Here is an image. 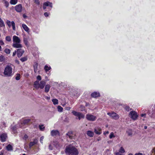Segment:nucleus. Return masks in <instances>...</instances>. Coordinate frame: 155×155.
<instances>
[{"instance_id": "obj_35", "label": "nucleus", "mask_w": 155, "mask_h": 155, "mask_svg": "<svg viewBox=\"0 0 155 155\" xmlns=\"http://www.w3.org/2000/svg\"><path fill=\"white\" fill-rule=\"evenodd\" d=\"M119 152L121 153H123L125 152V151L124 149L122 147H121L120 149Z\"/></svg>"}, {"instance_id": "obj_4", "label": "nucleus", "mask_w": 155, "mask_h": 155, "mask_svg": "<svg viewBox=\"0 0 155 155\" xmlns=\"http://www.w3.org/2000/svg\"><path fill=\"white\" fill-rule=\"evenodd\" d=\"M24 148L29 154H35L38 151L36 146H24Z\"/></svg>"}, {"instance_id": "obj_7", "label": "nucleus", "mask_w": 155, "mask_h": 155, "mask_svg": "<svg viewBox=\"0 0 155 155\" xmlns=\"http://www.w3.org/2000/svg\"><path fill=\"white\" fill-rule=\"evenodd\" d=\"M72 113L74 115L78 117L79 120H80L81 118H84V115L81 113L73 110L72 111Z\"/></svg>"}, {"instance_id": "obj_24", "label": "nucleus", "mask_w": 155, "mask_h": 155, "mask_svg": "<svg viewBox=\"0 0 155 155\" xmlns=\"http://www.w3.org/2000/svg\"><path fill=\"white\" fill-rule=\"evenodd\" d=\"M38 140L37 139H34L33 141L31 142L30 145H34L36 144L38 142Z\"/></svg>"}, {"instance_id": "obj_10", "label": "nucleus", "mask_w": 155, "mask_h": 155, "mask_svg": "<svg viewBox=\"0 0 155 155\" xmlns=\"http://www.w3.org/2000/svg\"><path fill=\"white\" fill-rule=\"evenodd\" d=\"M107 114L111 118L115 120H117L120 117L117 114L114 112L108 113Z\"/></svg>"}, {"instance_id": "obj_31", "label": "nucleus", "mask_w": 155, "mask_h": 155, "mask_svg": "<svg viewBox=\"0 0 155 155\" xmlns=\"http://www.w3.org/2000/svg\"><path fill=\"white\" fill-rule=\"evenodd\" d=\"M115 137L114 134L113 132H111L109 136V137L110 139H112L113 138Z\"/></svg>"}, {"instance_id": "obj_28", "label": "nucleus", "mask_w": 155, "mask_h": 155, "mask_svg": "<svg viewBox=\"0 0 155 155\" xmlns=\"http://www.w3.org/2000/svg\"><path fill=\"white\" fill-rule=\"evenodd\" d=\"M28 38L26 37L25 36H24L23 37V41L24 42V43L26 45H28Z\"/></svg>"}, {"instance_id": "obj_40", "label": "nucleus", "mask_w": 155, "mask_h": 155, "mask_svg": "<svg viewBox=\"0 0 155 155\" xmlns=\"http://www.w3.org/2000/svg\"><path fill=\"white\" fill-rule=\"evenodd\" d=\"M5 59L4 57L2 55H0V61H4Z\"/></svg>"}, {"instance_id": "obj_62", "label": "nucleus", "mask_w": 155, "mask_h": 155, "mask_svg": "<svg viewBox=\"0 0 155 155\" xmlns=\"http://www.w3.org/2000/svg\"><path fill=\"white\" fill-rule=\"evenodd\" d=\"M128 155H133L132 153H130Z\"/></svg>"}, {"instance_id": "obj_64", "label": "nucleus", "mask_w": 155, "mask_h": 155, "mask_svg": "<svg viewBox=\"0 0 155 155\" xmlns=\"http://www.w3.org/2000/svg\"><path fill=\"white\" fill-rule=\"evenodd\" d=\"M2 149V147H1V146H0V149Z\"/></svg>"}, {"instance_id": "obj_1", "label": "nucleus", "mask_w": 155, "mask_h": 155, "mask_svg": "<svg viewBox=\"0 0 155 155\" xmlns=\"http://www.w3.org/2000/svg\"><path fill=\"white\" fill-rule=\"evenodd\" d=\"M65 153L68 155H78V149L73 146H67L65 150Z\"/></svg>"}, {"instance_id": "obj_25", "label": "nucleus", "mask_w": 155, "mask_h": 155, "mask_svg": "<svg viewBox=\"0 0 155 155\" xmlns=\"http://www.w3.org/2000/svg\"><path fill=\"white\" fill-rule=\"evenodd\" d=\"M126 133L128 136H132V130L130 129L126 131Z\"/></svg>"}, {"instance_id": "obj_9", "label": "nucleus", "mask_w": 155, "mask_h": 155, "mask_svg": "<svg viewBox=\"0 0 155 155\" xmlns=\"http://www.w3.org/2000/svg\"><path fill=\"white\" fill-rule=\"evenodd\" d=\"M129 117L134 120H136L138 117L137 113L134 111H130L129 113Z\"/></svg>"}, {"instance_id": "obj_8", "label": "nucleus", "mask_w": 155, "mask_h": 155, "mask_svg": "<svg viewBox=\"0 0 155 155\" xmlns=\"http://www.w3.org/2000/svg\"><path fill=\"white\" fill-rule=\"evenodd\" d=\"M86 118L89 121H94L96 120L97 117L91 114H88L86 115Z\"/></svg>"}, {"instance_id": "obj_42", "label": "nucleus", "mask_w": 155, "mask_h": 155, "mask_svg": "<svg viewBox=\"0 0 155 155\" xmlns=\"http://www.w3.org/2000/svg\"><path fill=\"white\" fill-rule=\"evenodd\" d=\"M34 2L37 5H39L40 2L38 0H34Z\"/></svg>"}, {"instance_id": "obj_21", "label": "nucleus", "mask_w": 155, "mask_h": 155, "mask_svg": "<svg viewBox=\"0 0 155 155\" xmlns=\"http://www.w3.org/2000/svg\"><path fill=\"white\" fill-rule=\"evenodd\" d=\"M87 134L88 137H92L94 136V133L92 131L88 130L87 132Z\"/></svg>"}, {"instance_id": "obj_23", "label": "nucleus", "mask_w": 155, "mask_h": 155, "mask_svg": "<svg viewBox=\"0 0 155 155\" xmlns=\"http://www.w3.org/2000/svg\"><path fill=\"white\" fill-rule=\"evenodd\" d=\"M51 68V67L50 66H48L47 65H45L44 67V69L46 72L50 70Z\"/></svg>"}, {"instance_id": "obj_15", "label": "nucleus", "mask_w": 155, "mask_h": 155, "mask_svg": "<svg viewBox=\"0 0 155 155\" xmlns=\"http://www.w3.org/2000/svg\"><path fill=\"white\" fill-rule=\"evenodd\" d=\"M22 9V5L21 4L16 5L15 7V9L18 12H21Z\"/></svg>"}, {"instance_id": "obj_36", "label": "nucleus", "mask_w": 155, "mask_h": 155, "mask_svg": "<svg viewBox=\"0 0 155 155\" xmlns=\"http://www.w3.org/2000/svg\"><path fill=\"white\" fill-rule=\"evenodd\" d=\"M20 75L19 74H17L16 75L15 79L17 80H18L20 79Z\"/></svg>"}, {"instance_id": "obj_61", "label": "nucleus", "mask_w": 155, "mask_h": 155, "mask_svg": "<svg viewBox=\"0 0 155 155\" xmlns=\"http://www.w3.org/2000/svg\"><path fill=\"white\" fill-rule=\"evenodd\" d=\"M57 144V142H56L55 143H54V145H55V144Z\"/></svg>"}, {"instance_id": "obj_48", "label": "nucleus", "mask_w": 155, "mask_h": 155, "mask_svg": "<svg viewBox=\"0 0 155 155\" xmlns=\"http://www.w3.org/2000/svg\"><path fill=\"white\" fill-rule=\"evenodd\" d=\"M44 15L45 17H48L49 15V13L48 12H45Z\"/></svg>"}, {"instance_id": "obj_18", "label": "nucleus", "mask_w": 155, "mask_h": 155, "mask_svg": "<svg viewBox=\"0 0 155 155\" xmlns=\"http://www.w3.org/2000/svg\"><path fill=\"white\" fill-rule=\"evenodd\" d=\"M51 135L53 136L58 135L59 134V132L57 130H52L51 131Z\"/></svg>"}, {"instance_id": "obj_3", "label": "nucleus", "mask_w": 155, "mask_h": 155, "mask_svg": "<svg viewBox=\"0 0 155 155\" xmlns=\"http://www.w3.org/2000/svg\"><path fill=\"white\" fill-rule=\"evenodd\" d=\"M14 66L11 64L7 65L5 67L4 74L5 76L9 77L12 75V68Z\"/></svg>"}, {"instance_id": "obj_14", "label": "nucleus", "mask_w": 155, "mask_h": 155, "mask_svg": "<svg viewBox=\"0 0 155 155\" xmlns=\"http://www.w3.org/2000/svg\"><path fill=\"white\" fill-rule=\"evenodd\" d=\"M94 132L97 134L100 135L102 133L101 129V127H97L94 129Z\"/></svg>"}, {"instance_id": "obj_56", "label": "nucleus", "mask_w": 155, "mask_h": 155, "mask_svg": "<svg viewBox=\"0 0 155 155\" xmlns=\"http://www.w3.org/2000/svg\"><path fill=\"white\" fill-rule=\"evenodd\" d=\"M23 16L24 18H26L27 17V16L25 14H23Z\"/></svg>"}, {"instance_id": "obj_38", "label": "nucleus", "mask_w": 155, "mask_h": 155, "mask_svg": "<svg viewBox=\"0 0 155 155\" xmlns=\"http://www.w3.org/2000/svg\"><path fill=\"white\" fill-rule=\"evenodd\" d=\"M39 128L40 130L43 131L45 129V127L43 125H39Z\"/></svg>"}, {"instance_id": "obj_39", "label": "nucleus", "mask_w": 155, "mask_h": 155, "mask_svg": "<svg viewBox=\"0 0 155 155\" xmlns=\"http://www.w3.org/2000/svg\"><path fill=\"white\" fill-rule=\"evenodd\" d=\"M4 4H5V6L6 8H7L8 7V6L9 5V3L6 0H5L4 1Z\"/></svg>"}, {"instance_id": "obj_53", "label": "nucleus", "mask_w": 155, "mask_h": 155, "mask_svg": "<svg viewBox=\"0 0 155 155\" xmlns=\"http://www.w3.org/2000/svg\"><path fill=\"white\" fill-rule=\"evenodd\" d=\"M146 115V114H141V116L142 117H145V116Z\"/></svg>"}, {"instance_id": "obj_51", "label": "nucleus", "mask_w": 155, "mask_h": 155, "mask_svg": "<svg viewBox=\"0 0 155 155\" xmlns=\"http://www.w3.org/2000/svg\"><path fill=\"white\" fill-rule=\"evenodd\" d=\"M71 108L70 107H66V110H70Z\"/></svg>"}, {"instance_id": "obj_27", "label": "nucleus", "mask_w": 155, "mask_h": 155, "mask_svg": "<svg viewBox=\"0 0 155 155\" xmlns=\"http://www.w3.org/2000/svg\"><path fill=\"white\" fill-rule=\"evenodd\" d=\"M52 102H53L54 104V105H57L58 104V100L56 99H53L52 100Z\"/></svg>"}, {"instance_id": "obj_59", "label": "nucleus", "mask_w": 155, "mask_h": 155, "mask_svg": "<svg viewBox=\"0 0 155 155\" xmlns=\"http://www.w3.org/2000/svg\"><path fill=\"white\" fill-rule=\"evenodd\" d=\"M34 32H35L36 33H38V32H39V31H34Z\"/></svg>"}, {"instance_id": "obj_41", "label": "nucleus", "mask_w": 155, "mask_h": 155, "mask_svg": "<svg viewBox=\"0 0 155 155\" xmlns=\"http://www.w3.org/2000/svg\"><path fill=\"white\" fill-rule=\"evenodd\" d=\"M20 60L21 61L24 62L27 60V58L26 57L22 58L20 59Z\"/></svg>"}, {"instance_id": "obj_46", "label": "nucleus", "mask_w": 155, "mask_h": 155, "mask_svg": "<svg viewBox=\"0 0 155 155\" xmlns=\"http://www.w3.org/2000/svg\"><path fill=\"white\" fill-rule=\"evenodd\" d=\"M109 133V132L108 131H106L104 132L103 133V134L104 135H106L107 134H108Z\"/></svg>"}, {"instance_id": "obj_2", "label": "nucleus", "mask_w": 155, "mask_h": 155, "mask_svg": "<svg viewBox=\"0 0 155 155\" xmlns=\"http://www.w3.org/2000/svg\"><path fill=\"white\" fill-rule=\"evenodd\" d=\"M13 43L12 46L15 48H21L22 45L21 44V39L18 36L14 35L12 37Z\"/></svg>"}, {"instance_id": "obj_49", "label": "nucleus", "mask_w": 155, "mask_h": 155, "mask_svg": "<svg viewBox=\"0 0 155 155\" xmlns=\"http://www.w3.org/2000/svg\"><path fill=\"white\" fill-rule=\"evenodd\" d=\"M53 146H49V149L50 150H53Z\"/></svg>"}, {"instance_id": "obj_11", "label": "nucleus", "mask_w": 155, "mask_h": 155, "mask_svg": "<svg viewBox=\"0 0 155 155\" xmlns=\"http://www.w3.org/2000/svg\"><path fill=\"white\" fill-rule=\"evenodd\" d=\"M77 134L76 133L74 134L72 131H70L68 132L66 134L67 135L68 137L70 139H75L76 138V136Z\"/></svg>"}, {"instance_id": "obj_19", "label": "nucleus", "mask_w": 155, "mask_h": 155, "mask_svg": "<svg viewBox=\"0 0 155 155\" xmlns=\"http://www.w3.org/2000/svg\"><path fill=\"white\" fill-rule=\"evenodd\" d=\"M22 27L23 29L27 33H29V29L28 27L25 24H22Z\"/></svg>"}, {"instance_id": "obj_37", "label": "nucleus", "mask_w": 155, "mask_h": 155, "mask_svg": "<svg viewBox=\"0 0 155 155\" xmlns=\"http://www.w3.org/2000/svg\"><path fill=\"white\" fill-rule=\"evenodd\" d=\"M5 52L7 54H9L10 53V50L8 48H6L5 49Z\"/></svg>"}, {"instance_id": "obj_20", "label": "nucleus", "mask_w": 155, "mask_h": 155, "mask_svg": "<svg viewBox=\"0 0 155 155\" xmlns=\"http://www.w3.org/2000/svg\"><path fill=\"white\" fill-rule=\"evenodd\" d=\"M91 96L93 97H96L100 96V94L99 92H94L91 94Z\"/></svg>"}, {"instance_id": "obj_29", "label": "nucleus", "mask_w": 155, "mask_h": 155, "mask_svg": "<svg viewBox=\"0 0 155 155\" xmlns=\"http://www.w3.org/2000/svg\"><path fill=\"white\" fill-rule=\"evenodd\" d=\"M5 25L4 21L0 18V27H5Z\"/></svg>"}, {"instance_id": "obj_50", "label": "nucleus", "mask_w": 155, "mask_h": 155, "mask_svg": "<svg viewBox=\"0 0 155 155\" xmlns=\"http://www.w3.org/2000/svg\"><path fill=\"white\" fill-rule=\"evenodd\" d=\"M16 54V51H15L13 53V54H12V56H15V54Z\"/></svg>"}, {"instance_id": "obj_55", "label": "nucleus", "mask_w": 155, "mask_h": 155, "mask_svg": "<svg viewBox=\"0 0 155 155\" xmlns=\"http://www.w3.org/2000/svg\"><path fill=\"white\" fill-rule=\"evenodd\" d=\"M135 155H143V154L141 153H136Z\"/></svg>"}, {"instance_id": "obj_26", "label": "nucleus", "mask_w": 155, "mask_h": 155, "mask_svg": "<svg viewBox=\"0 0 155 155\" xmlns=\"http://www.w3.org/2000/svg\"><path fill=\"white\" fill-rule=\"evenodd\" d=\"M18 0H10V3L12 5H15L18 3Z\"/></svg>"}, {"instance_id": "obj_58", "label": "nucleus", "mask_w": 155, "mask_h": 155, "mask_svg": "<svg viewBox=\"0 0 155 155\" xmlns=\"http://www.w3.org/2000/svg\"><path fill=\"white\" fill-rule=\"evenodd\" d=\"M2 51V48L1 46L0 45V51Z\"/></svg>"}, {"instance_id": "obj_47", "label": "nucleus", "mask_w": 155, "mask_h": 155, "mask_svg": "<svg viewBox=\"0 0 155 155\" xmlns=\"http://www.w3.org/2000/svg\"><path fill=\"white\" fill-rule=\"evenodd\" d=\"M44 139V137L43 136H42L41 137L40 139V141L42 143V141L43 140V139Z\"/></svg>"}, {"instance_id": "obj_60", "label": "nucleus", "mask_w": 155, "mask_h": 155, "mask_svg": "<svg viewBox=\"0 0 155 155\" xmlns=\"http://www.w3.org/2000/svg\"><path fill=\"white\" fill-rule=\"evenodd\" d=\"M144 128L145 129H147V127L146 126H145L144 127Z\"/></svg>"}, {"instance_id": "obj_32", "label": "nucleus", "mask_w": 155, "mask_h": 155, "mask_svg": "<svg viewBox=\"0 0 155 155\" xmlns=\"http://www.w3.org/2000/svg\"><path fill=\"white\" fill-rule=\"evenodd\" d=\"M6 149L8 151H12L13 150L12 146H6Z\"/></svg>"}, {"instance_id": "obj_45", "label": "nucleus", "mask_w": 155, "mask_h": 155, "mask_svg": "<svg viewBox=\"0 0 155 155\" xmlns=\"http://www.w3.org/2000/svg\"><path fill=\"white\" fill-rule=\"evenodd\" d=\"M37 80H39V81H41V77L40 75L38 76L37 77Z\"/></svg>"}, {"instance_id": "obj_63", "label": "nucleus", "mask_w": 155, "mask_h": 155, "mask_svg": "<svg viewBox=\"0 0 155 155\" xmlns=\"http://www.w3.org/2000/svg\"><path fill=\"white\" fill-rule=\"evenodd\" d=\"M20 155H26V154H21Z\"/></svg>"}, {"instance_id": "obj_52", "label": "nucleus", "mask_w": 155, "mask_h": 155, "mask_svg": "<svg viewBox=\"0 0 155 155\" xmlns=\"http://www.w3.org/2000/svg\"><path fill=\"white\" fill-rule=\"evenodd\" d=\"M45 98L47 100H49L50 99V97H49L46 96Z\"/></svg>"}, {"instance_id": "obj_5", "label": "nucleus", "mask_w": 155, "mask_h": 155, "mask_svg": "<svg viewBox=\"0 0 155 155\" xmlns=\"http://www.w3.org/2000/svg\"><path fill=\"white\" fill-rule=\"evenodd\" d=\"M30 121V120L29 119H25L21 122V124L19 123L17 125L14 126H11L12 131L13 133H15L17 132L16 129L18 127H21L23 124H27Z\"/></svg>"}, {"instance_id": "obj_17", "label": "nucleus", "mask_w": 155, "mask_h": 155, "mask_svg": "<svg viewBox=\"0 0 155 155\" xmlns=\"http://www.w3.org/2000/svg\"><path fill=\"white\" fill-rule=\"evenodd\" d=\"M24 52V51L21 49H18L17 50V54L18 57H21Z\"/></svg>"}, {"instance_id": "obj_54", "label": "nucleus", "mask_w": 155, "mask_h": 155, "mask_svg": "<svg viewBox=\"0 0 155 155\" xmlns=\"http://www.w3.org/2000/svg\"><path fill=\"white\" fill-rule=\"evenodd\" d=\"M3 127H5V123L4 122H2V123Z\"/></svg>"}, {"instance_id": "obj_43", "label": "nucleus", "mask_w": 155, "mask_h": 155, "mask_svg": "<svg viewBox=\"0 0 155 155\" xmlns=\"http://www.w3.org/2000/svg\"><path fill=\"white\" fill-rule=\"evenodd\" d=\"M28 138V136L26 134H25L24 135L23 137V139L25 140H26Z\"/></svg>"}, {"instance_id": "obj_12", "label": "nucleus", "mask_w": 155, "mask_h": 155, "mask_svg": "<svg viewBox=\"0 0 155 155\" xmlns=\"http://www.w3.org/2000/svg\"><path fill=\"white\" fill-rule=\"evenodd\" d=\"M6 24L9 27H11V26H12L13 29L14 30H15V24L14 21H12V22H11L9 20H7L6 21Z\"/></svg>"}, {"instance_id": "obj_6", "label": "nucleus", "mask_w": 155, "mask_h": 155, "mask_svg": "<svg viewBox=\"0 0 155 155\" xmlns=\"http://www.w3.org/2000/svg\"><path fill=\"white\" fill-rule=\"evenodd\" d=\"M46 84V82L44 81H42L40 82L38 81H36L34 83V86L36 89H38L40 88L42 89L44 87Z\"/></svg>"}, {"instance_id": "obj_22", "label": "nucleus", "mask_w": 155, "mask_h": 155, "mask_svg": "<svg viewBox=\"0 0 155 155\" xmlns=\"http://www.w3.org/2000/svg\"><path fill=\"white\" fill-rule=\"evenodd\" d=\"M51 86L49 84H47L45 86V92L46 93H48L49 92Z\"/></svg>"}, {"instance_id": "obj_57", "label": "nucleus", "mask_w": 155, "mask_h": 155, "mask_svg": "<svg viewBox=\"0 0 155 155\" xmlns=\"http://www.w3.org/2000/svg\"><path fill=\"white\" fill-rule=\"evenodd\" d=\"M153 152L154 153L155 155V149H153Z\"/></svg>"}, {"instance_id": "obj_30", "label": "nucleus", "mask_w": 155, "mask_h": 155, "mask_svg": "<svg viewBox=\"0 0 155 155\" xmlns=\"http://www.w3.org/2000/svg\"><path fill=\"white\" fill-rule=\"evenodd\" d=\"M5 39L7 41L10 42L12 40L11 37L9 36H7L5 37Z\"/></svg>"}, {"instance_id": "obj_44", "label": "nucleus", "mask_w": 155, "mask_h": 155, "mask_svg": "<svg viewBox=\"0 0 155 155\" xmlns=\"http://www.w3.org/2000/svg\"><path fill=\"white\" fill-rule=\"evenodd\" d=\"M0 44L1 45H4L5 44L4 42L2 40H0Z\"/></svg>"}, {"instance_id": "obj_13", "label": "nucleus", "mask_w": 155, "mask_h": 155, "mask_svg": "<svg viewBox=\"0 0 155 155\" xmlns=\"http://www.w3.org/2000/svg\"><path fill=\"white\" fill-rule=\"evenodd\" d=\"M47 6H49L51 8H52V3H51L49 2L44 3L43 4V9H45L46 8Z\"/></svg>"}, {"instance_id": "obj_34", "label": "nucleus", "mask_w": 155, "mask_h": 155, "mask_svg": "<svg viewBox=\"0 0 155 155\" xmlns=\"http://www.w3.org/2000/svg\"><path fill=\"white\" fill-rule=\"evenodd\" d=\"M80 110L81 111H83L85 110V107L83 105H81L80 107H79Z\"/></svg>"}, {"instance_id": "obj_33", "label": "nucleus", "mask_w": 155, "mask_h": 155, "mask_svg": "<svg viewBox=\"0 0 155 155\" xmlns=\"http://www.w3.org/2000/svg\"><path fill=\"white\" fill-rule=\"evenodd\" d=\"M58 111L59 112H62L63 111V108L60 106H58L57 107Z\"/></svg>"}, {"instance_id": "obj_16", "label": "nucleus", "mask_w": 155, "mask_h": 155, "mask_svg": "<svg viewBox=\"0 0 155 155\" xmlns=\"http://www.w3.org/2000/svg\"><path fill=\"white\" fill-rule=\"evenodd\" d=\"M7 138V136L6 134H2L0 136V140L2 142H5Z\"/></svg>"}]
</instances>
